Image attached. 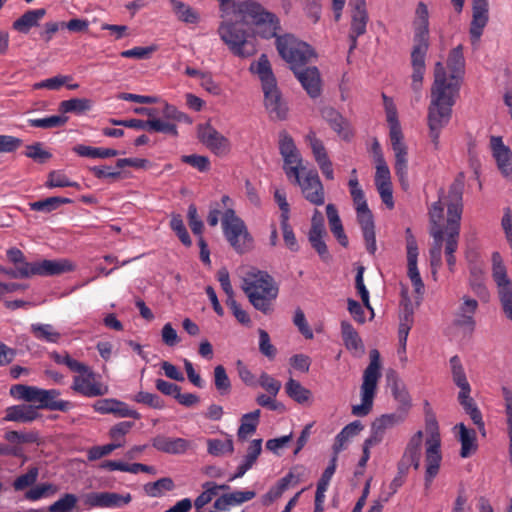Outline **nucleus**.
I'll use <instances>...</instances> for the list:
<instances>
[{
  "mask_svg": "<svg viewBox=\"0 0 512 512\" xmlns=\"http://www.w3.org/2000/svg\"><path fill=\"white\" fill-rule=\"evenodd\" d=\"M406 248H407V276L419 275L417 266L418 247L417 242L412 235L411 230H406Z\"/></svg>",
  "mask_w": 512,
  "mask_h": 512,
  "instance_id": "obj_44",
  "label": "nucleus"
},
{
  "mask_svg": "<svg viewBox=\"0 0 512 512\" xmlns=\"http://www.w3.org/2000/svg\"><path fill=\"white\" fill-rule=\"evenodd\" d=\"M234 450L233 441L230 437L226 439H208L207 451L213 456H224L231 454Z\"/></svg>",
  "mask_w": 512,
  "mask_h": 512,
  "instance_id": "obj_57",
  "label": "nucleus"
},
{
  "mask_svg": "<svg viewBox=\"0 0 512 512\" xmlns=\"http://www.w3.org/2000/svg\"><path fill=\"white\" fill-rule=\"evenodd\" d=\"M80 375L73 379L72 388L77 393L86 397H97L108 393L109 388L100 382L95 381L94 373L88 367V371H77Z\"/></svg>",
  "mask_w": 512,
  "mask_h": 512,
  "instance_id": "obj_19",
  "label": "nucleus"
},
{
  "mask_svg": "<svg viewBox=\"0 0 512 512\" xmlns=\"http://www.w3.org/2000/svg\"><path fill=\"white\" fill-rule=\"evenodd\" d=\"M264 93V105L272 119L283 120L287 117L288 107L282 98L277 83L268 88H262Z\"/></svg>",
  "mask_w": 512,
  "mask_h": 512,
  "instance_id": "obj_23",
  "label": "nucleus"
},
{
  "mask_svg": "<svg viewBox=\"0 0 512 512\" xmlns=\"http://www.w3.org/2000/svg\"><path fill=\"white\" fill-rule=\"evenodd\" d=\"M45 13L43 8L29 10L14 22L13 27L18 32L28 33L32 27L38 26Z\"/></svg>",
  "mask_w": 512,
  "mask_h": 512,
  "instance_id": "obj_41",
  "label": "nucleus"
},
{
  "mask_svg": "<svg viewBox=\"0 0 512 512\" xmlns=\"http://www.w3.org/2000/svg\"><path fill=\"white\" fill-rule=\"evenodd\" d=\"M306 142L311 148L315 162L321 173L327 180H334V169L323 142L316 137L314 132L306 136Z\"/></svg>",
  "mask_w": 512,
  "mask_h": 512,
  "instance_id": "obj_22",
  "label": "nucleus"
},
{
  "mask_svg": "<svg viewBox=\"0 0 512 512\" xmlns=\"http://www.w3.org/2000/svg\"><path fill=\"white\" fill-rule=\"evenodd\" d=\"M47 188H63V187H74L80 188L77 182L71 181L63 172L52 171L48 175V179L45 183Z\"/></svg>",
  "mask_w": 512,
  "mask_h": 512,
  "instance_id": "obj_62",
  "label": "nucleus"
},
{
  "mask_svg": "<svg viewBox=\"0 0 512 512\" xmlns=\"http://www.w3.org/2000/svg\"><path fill=\"white\" fill-rule=\"evenodd\" d=\"M75 267V264L68 259H45L41 261H35L31 262V267L29 268V277L60 275L73 271Z\"/></svg>",
  "mask_w": 512,
  "mask_h": 512,
  "instance_id": "obj_21",
  "label": "nucleus"
},
{
  "mask_svg": "<svg viewBox=\"0 0 512 512\" xmlns=\"http://www.w3.org/2000/svg\"><path fill=\"white\" fill-rule=\"evenodd\" d=\"M259 417L260 410H255L242 416L241 425L237 432L239 439L245 440L256 431L259 423Z\"/></svg>",
  "mask_w": 512,
  "mask_h": 512,
  "instance_id": "obj_49",
  "label": "nucleus"
},
{
  "mask_svg": "<svg viewBox=\"0 0 512 512\" xmlns=\"http://www.w3.org/2000/svg\"><path fill=\"white\" fill-rule=\"evenodd\" d=\"M463 175L451 185L448 195L435 202L429 211L434 245L430 249V265L435 278L442 263V243L445 240V255L454 254L458 248L460 220L462 215Z\"/></svg>",
  "mask_w": 512,
  "mask_h": 512,
  "instance_id": "obj_2",
  "label": "nucleus"
},
{
  "mask_svg": "<svg viewBox=\"0 0 512 512\" xmlns=\"http://www.w3.org/2000/svg\"><path fill=\"white\" fill-rule=\"evenodd\" d=\"M43 389L36 386H27L23 384H16L10 388V394L13 398L24 400L26 402L37 403L41 402Z\"/></svg>",
  "mask_w": 512,
  "mask_h": 512,
  "instance_id": "obj_42",
  "label": "nucleus"
},
{
  "mask_svg": "<svg viewBox=\"0 0 512 512\" xmlns=\"http://www.w3.org/2000/svg\"><path fill=\"white\" fill-rule=\"evenodd\" d=\"M336 462H337L336 461V456H333V458L331 459L330 464L328 465V467L323 472V474H322V476H321V478H320V480H319V482L317 484L315 500H318L319 502H324L325 501V493H326V491L328 489L330 480H331L332 476L335 473Z\"/></svg>",
  "mask_w": 512,
  "mask_h": 512,
  "instance_id": "obj_54",
  "label": "nucleus"
},
{
  "mask_svg": "<svg viewBox=\"0 0 512 512\" xmlns=\"http://www.w3.org/2000/svg\"><path fill=\"white\" fill-rule=\"evenodd\" d=\"M132 500L129 493L119 494L115 492H91L84 496V503L89 507L98 508H122Z\"/></svg>",
  "mask_w": 512,
  "mask_h": 512,
  "instance_id": "obj_17",
  "label": "nucleus"
},
{
  "mask_svg": "<svg viewBox=\"0 0 512 512\" xmlns=\"http://www.w3.org/2000/svg\"><path fill=\"white\" fill-rule=\"evenodd\" d=\"M58 492V487L52 483H40L26 491L24 497L29 501H39L54 496Z\"/></svg>",
  "mask_w": 512,
  "mask_h": 512,
  "instance_id": "obj_48",
  "label": "nucleus"
},
{
  "mask_svg": "<svg viewBox=\"0 0 512 512\" xmlns=\"http://www.w3.org/2000/svg\"><path fill=\"white\" fill-rule=\"evenodd\" d=\"M326 214L332 234L343 247H346L348 245V238L344 232V228L335 205L328 204L326 206Z\"/></svg>",
  "mask_w": 512,
  "mask_h": 512,
  "instance_id": "obj_40",
  "label": "nucleus"
},
{
  "mask_svg": "<svg viewBox=\"0 0 512 512\" xmlns=\"http://www.w3.org/2000/svg\"><path fill=\"white\" fill-rule=\"evenodd\" d=\"M386 379L392 396L399 405L397 412L404 413L407 417L412 407V398L406 384L400 379L397 372L394 370L387 372Z\"/></svg>",
  "mask_w": 512,
  "mask_h": 512,
  "instance_id": "obj_20",
  "label": "nucleus"
},
{
  "mask_svg": "<svg viewBox=\"0 0 512 512\" xmlns=\"http://www.w3.org/2000/svg\"><path fill=\"white\" fill-rule=\"evenodd\" d=\"M197 138L212 154L226 157L232 151L230 139L209 123L197 126Z\"/></svg>",
  "mask_w": 512,
  "mask_h": 512,
  "instance_id": "obj_14",
  "label": "nucleus"
},
{
  "mask_svg": "<svg viewBox=\"0 0 512 512\" xmlns=\"http://www.w3.org/2000/svg\"><path fill=\"white\" fill-rule=\"evenodd\" d=\"M303 89L311 98H317L321 94V76L317 67L298 68L293 71Z\"/></svg>",
  "mask_w": 512,
  "mask_h": 512,
  "instance_id": "obj_25",
  "label": "nucleus"
},
{
  "mask_svg": "<svg viewBox=\"0 0 512 512\" xmlns=\"http://www.w3.org/2000/svg\"><path fill=\"white\" fill-rule=\"evenodd\" d=\"M285 390L287 395L299 404L307 403L312 397L311 391L293 378L287 381Z\"/></svg>",
  "mask_w": 512,
  "mask_h": 512,
  "instance_id": "obj_46",
  "label": "nucleus"
},
{
  "mask_svg": "<svg viewBox=\"0 0 512 512\" xmlns=\"http://www.w3.org/2000/svg\"><path fill=\"white\" fill-rule=\"evenodd\" d=\"M373 157L375 162L374 182L382 202L387 208L394 207L392 182L390 169L384 159L380 144L375 141L373 144Z\"/></svg>",
  "mask_w": 512,
  "mask_h": 512,
  "instance_id": "obj_12",
  "label": "nucleus"
},
{
  "mask_svg": "<svg viewBox=\"0 0 512 512\" xmlns=\"http://www.w3.org/2000/svg\"><path fill=\"white\" fill-rule=\"evenodd\" d=\"M487 22L488 6H473V18L470 26V36L473 43L479 41Z\"/></svg>",
  "mask_w": 512,
  "mask_h": 512,
  "instance_id": "obj_39",
  "label": "nucleus"
},
{
  "mask_svg": "<svg viewBox=\"0 0 512 512\" xmlns=\"http://www.w3.org/2000/svg\"><path fill=\"white\" fill-rule=\"evenodd\" d=\"M152 446L163 453L170 455H185L194 453L196 444L194 441L181 438L157 435L152 439Z\"/></svg>",
  "mask_w": 512,
  "mask_h": 512,
  "instance_id": "obj_16",
  "label": "nucleus"
},
{
  "mask_svg": "<svg viewBox=\"0 0 512 512\" xmlns=\"http://www.w3.org/2000/svg\"><path fill=\"white\" fill-rule=\"evenodd\" d=\"M406 416L404 413L397 411L391 413H385L377 417L372 425L375 426L382 433L386 434L387 430L393 429L396 426L401 425L405 422Z\"/></svg>",
  "mask_w": 512,
  "mask_h": 512,
  "instance_id": "obj_45",
  "label": "nucleus"
},
{
  "mask_svg": "<svg viewBox=\"0 0 512 512\" xmlns=\"http://www.w3.org/2000/svg\"><path fill=\"white\" fill-rule=\"evenodd\" d=\"M323 118L342 139L348 140L352 137L353 131L349 121L333 108L325 109Z\"/></svg>",
  "mask_w": 512,
  "mask_h": 512,
  "instance_id": "obj_28",
  "label": "nucleus"
},
{
  "mask_svg": "<svg viewBox=\"0 0 512 512\" xmlns=\"http://www.w3.org/2000/svg\"><path fill=\"white\" fill-rule=\"evenodd\" d=\"M351 7L350 50L357 46V38L366 32L368 14L365 0H349Z\"/></svg>",
  "mask_w": 512,
  "mask_h": 512,
  "instance_id": "obj_18",
  "label": "nucleus"
},
{
  "mask_svg": "<svg viewBox=\"0 0 512 512\" xmlns=\"http://www.w3.org/2000/svg\"><path fill=\"white\" fill-rule=\"evenodd\" d=\"M464 73L465 59L461 45L450 51L447 67L441 62L435 64L427 114L428 137L434 151L440 149V135L450 122L452 106L458 96Z\"/></svg>",
  "mask_w": 512,
  "mask_h": 512,
  "instance_id": "obj_1",
  "label": "nucleus"
},
{
  "mask_svg": "<svg viewBox=\"0 0 512 512\" xmlns=\"http://www.w3.org/2000/svg\"><path fill=\"white\" fill-rule=\"evenodd\" d=\"M249 70L259 78L262 88H268L270 85L277 83L270 61L265 54H262L256 61H253Z\"/></svg>",
  "mask_w": 512,
  "mask_h": 512,
  "instance_id": "obj_30",
  "label": "nucleus"
},
{
  "mask_svg": "<svg viewBox=\"0 0 512 512\" xmlns=\"http://www.w3.org/2000/svg\"><path fill=\"white\" fill-rule=\"evenodd\" d=\"M290 181L300 187L304 198L311 204L316 206L324 204V187L316 170L305 168L304 171L298 172L297 176H292Z\"/></svg>",
  "mask_w": 512,
  "mask_h": 512,
  "instance_id": "obj_13",
  "label": "nucleus"
},
{
  "mask_svg": "<svg viewBox=\"0 0 512 512\" xmlns=\"http://www.w3.org/2000/svg\"><path fill=\"white\" fill-rule=\"evenodd\" d=\"M256 496L254 491H233L218 497L214 502V508L219 511H227L231 506L241 505L252 500Z\"/></svg>",
  "mask_w": 512,
  "mask_h": 512,
  "instance_id": "obj_29",
  "label": "nucleus"
},
{
  "mask_svg": "<svg viewBox=\"0 0 512 512\" xmlns=\"http://www.w3.org/2000/svg\"><path fill=\"white\" fill-rule=\"evenodd\" d=\"M221 222L226 240L237 253L243 254L253 248V237L245 222L236 215L234 209L225 210Z\"/></svg>",
  "mask_w": 512,
  "mask_h": 512,
  "instance_id": "obj_11",
  "label": "nucleus"
},
{
  "mask_svg": "<svg viewBox=\"0 0 512 512\" xmlns=\"http://www.w3.org/2000/svg\"><path fill=\"white\" fill-rule=\"evenodd\" d=\"M92 102L86 98H72L60 103V110L64 113L74 112L82 113L90 110Z\"/></svg>",
  "mask_w": 512,
  "mask_h": 512,
  "instance_id": "obj_59",
  "label": "nucleus"
},
{
  "mask_svg": "<svg viewBox=\"0 0 512 512\" xmlns=\"http://www.w3.org/2000/svg\"><path fill=\"white\" fill-rule=\"evenodd\" d=\"M276 48L292 71L304 67L317 58L315 50L308 43L291 34L277 37Z\"/></svg>",
  "mask_w": 512,
  "mask_h": 512,
  "instance_id": "obj_10",
  "label": "nucleus"
},
{
  "mask_svg": "<svg viewBox=\"0 0 512 512\" xmlns=\"http://www.w3.org/2000/svg\"><path fill=\"white\" fill-rule=\"evenodd\" d=\"M31 331L37 339L50 343H57L61 338V334L50 324H32Z\"/></svg>",
  "mask_w": 512,
  "mask_h": 512,
  "instance_id": "obj_52",
  "label": "nucleus"
},
{
  "mask_svg": "<svg viewBox=\"0 0 512 512\" xmlns=\"http://www.w3.org/2000/svg\"><path fill=\"white\" fill-rule=\"evenodd\" d=\"M71 203V199L63 197H49L41 201H36L30 204L31 209L34 211L51 212L62 204Z\"/></svg>",
  "mask_w": 512,
  "mask_h": 512,
  "instance_id": "obj_60",
  "label": "nucleus"
},
{
  "mask_svg": "<svg viewBox=\"0 0 512 512\" xmlns=\"http://www.w3.org/2000/svg\"><path fill=\"white\" fill-rule=\"evenodd\" d=\"M242 289L250 303L263 313L270 311L271 302L278 295V287L265 271L250 268L243 276Z\"/></svg>",
  "mask_w": 512,
  "mask_h": 512,
  "instance_id": "obj_6",
  "label": "nucleus"
},
{
  "mask_svg": "<svg viewBox=\"0 0 512 512\" xmlns=\"http://www.w3.org/2000/svg\"><path fill=\"white\" fill-rule=\"evenodd\" d=\"M173 12L176 14L179 20L194 24L198 22L199 16L189 5L183 3L180 0H171Z\"/></svg>",
  "mask_w": 512,
  "mask_h": 512,
  "instance_id": "obj_56",
  "label": "nucleus"
},
{
  "mask_svg": "<svg viewBox=\"0 0 512 512\" xmlns=\"http://www.w3.org/2000/svg\"><path fill=\"white\" fill-rule=\"evenodd\" d=\"M471 388L462 389L458 394V400L465 412L470 416L473 423L477 425L479 431L483 436L486 435L482 414L477 408L474 400L470 397Z\"/></svg>",
  "mask_w": 512,
  "mask_h": 512,
  "instance_id": "obj_33",
  "label": "nucleus"
},
{
  "mask_svg": "<svg viewBox=\"0 0 512 512\" xmlns=\"http://www.w3.org/2000/svg\"><path fill=\"white\" fill-rule=\"evenodd\" d=\"M93 408L101 414L111 413L118 417L140 418V414L136 410L131 409L126 403L113 398L100 399L93 404Z\"/></svg>",
  "mask_w": 512,
  "mask_h": 512,
  "instance_id": "obj_27",
  "label": "nucleus"
},
{
  "mask_svg": "<svg viewBox=\"0 0 512 512\" xmlns=\"http://www.w3.org/2000/svg\"><path fill=\"white\" fill-rule=\"evenodd\" d=\"M298 478L293 472H289L279 479L262 497L261 502L264 506H269L279 499L283 493L294 484L298 483Z\"/></svg>",
  "mask_w": 512,
  "mask_h": 512,
  "instance_id": "obj_31",
  "label": "nucleus"
},
{
  "mask_svg": "<svg viewBox=\"0 0 512 512\" xmlns=\"http://www.w3.org/2000/svg\"><path fill=\"white\" fill-rule=\"evenodd\" d=\"M341 333L344 344L348 350L355 352L363 351V343L358 333L350 323L345 321L341 323Z\"/></svg>",
  "mask_w": 512,
  "mask_h": 512,
  "instance_id": "obj_47",
  "label": "nucleus"
},
{
  "mask_svg": "<svg viewBox=\"0 0 512 512\" xmlns=\"http://www.w3.org/2000/svg\"><path fill=\"white\" fill-rule=\"evenodd\" d=\"M38 416L37 408L31 405L20 404L6 409L5 420L28 423L34 421Z\"/></svg>",
  "mask_w": 512,
  "mask_h": 512,
  "instance_id": "obj_35",
  "label": "nucleus"
},
{
  "mask_svg": "<svg viewBox=\"0 0 512 512\" xmlns=\"http://www.w3.org/2000/svg\"><path fill=\"white\" fill-rule=\"evenodd\" d=\"M363 426L359 421H354L346 425L336 436L333 444L334 456L337 455L346 448L347 444L354 438L361 430Z\"/></svg>",
  "mask_w": 512,
  "mask_h": 512,
  "instance_id": "obj_38",
  "label": "nucleus"
},
{
  "mask_svg": "<svg viewBox=\"0 0 512 512\" xmlns=\"http://www.w3.org/2000/svg\"><path fill=\"white\" fill-rule=\"evenodd\" d=\"M221 22L218 27L220 39L228 49L237 57L248 58L257 52V47L248 38L245 30L240 27L241 22L236 20L233 14L225 12L220 14Z\"/></svg>",
  "mask_w": 512,
  "mask_h": 512,
  "instance_id": "obj_7",
  "label": "nucleus"
},
{
  "mask_svg": "<svg viewBox=\"0 0 512 512\" xmlns=\"http://www.w3.org/2000/svg\"><path fill=\"white\" fill-rule=\"evenodd\" d=\"M402 296V311L400 314V323L398 328V336L408 337L410 329L414 321V311L410 305L407 288L403 287L401 290Z\"/></svg>",
  "mask_w": 512,
  "mask_h": 512,
  "instance_id": "obj_36",
  "label": "nucleus"
},
{
  "mask_svg": "<svg viewBox=\"0 0 512 512\" xmlns=\"http://www.w3.org/2000/svg\"><path fill=\"white\" fill-rule=\"evenodd\" d=\"M78 498L74 494L67 493L50 507V512H72L76 507Z\"/></svg>",
  "mask_w": 512,
  "mask_h": 512,
  "instance_id": "obj_64",
  "label": "nucleus"
},
{
  "mask_svg": "<svg viewBox=\"0 0 512 512\" xmlns=\"http://www.w3.org/2000/svg\"><path fill=\"white\" fill-rule=\"evenodd\" d=\"M380 354L374 349L370 351V363L363 373L360 387L361 403L352 406V414L363 417L370 413L377 392L378 381L381 377Z\"/></svg>",
  "mask_w": 512,
  "mask_h": 512,
  "instance_id": "obj_9",
  "label": "nucleus"
},
{
  "mask_svg": "<svg viewBox=\"0 0 512 512\" xmlns=\"http://www.w3.org/2000/svg\"><path fill=\"white\" fill-rule=\"evenodd\" d=\"M242 24L253 25L254 33L262 38L270 39L277 36L279 21L259 2L244 0L232 4V13Z\"/></svg>",
  "mask_w": 512,
  "mask_h": 512,
  "instance_id": "obj_5",
  "label": "nucleus"
},
{
  "mask_svg": "<svg viewBox=\"0 0 512 512\" xmlns=\"http://www.w3.org/2000/svg\"><path fill=\"white\" fill-rule=\"evenodd\" d=\"M497 291L503 312L512 321V281L497 284Z\"/></svg>",
  "mask_w": 512,
  "mask_h": 512,
  "instance_id": "obj_51",
  "label": "nucleus"
},
{
  "mask_svg": "<svg viewBox=\"0 0 512 512\" xmlns=\"http://www.w3.org/2000/svg\"><path fill=\"white\" fill-rule=\"evenodd\" d=\"M450 368H451V374L452 379L455 385L460 389H466L471 388L470 384L467 380L466 373L464 370V367L461 363V360L458 356L451 357L450 361Z\"/></svg>",
  "mask_w": 512,
  "mask_h": 512,
  "instance_id": "obj_53",
  "label": "nucleus"
},
{
  "mask_svg": "<svg viewBox=\"0 0 512 512\" xmlns=\"http://www.w3.org/2000/svg\"><path fill=\"white\" fill-rule=\"evenodd\" d=\"M7 259L13 264V269L3 271L6 274H9L15 278H29V268L31 267V262H27L21 250L17 248H11L7 251Z\"/></svg>",
  "mask_w": 512,
  "mask_h": 512,
  "instance_id": "obj_34",
  "label": "nucleus"
},
{
  "mask_svg": "<svg viewBox=\"0 0 512 512\" xmlns=\"http://www.w3.org/2000/svg\"><path fill=\"white\" fill-rule=\"evenodd\" d=\"M425 441V484L429 486L439 472L441 454V435L438 421L431 412L425 414V427L415 432L408 440L398 463V470L407 473L410 467L418 469L422 456V444Z\"/></svg>",
  "mask_w": 512,
  "mask_h": 512,
  "instance_id": "obj_3",
  "label": "nucleus"
},
{
  "mask_svg": "<svg viewBox=\"0 0 512 512\" xmlns=\"http://www.w3.org/2000/svg\"><path fill=\"white\" fill-rule=\"evenodd\" d=\"M348 186L355 206L357 221L362 229L366 249L370 254H374L377 250L374 219L368 207L365 194L359 185L356 169H353L351 172Z\"/></svg>",
  "mask_w": 512,
  "mask_h": 512,
  "instance_id": "obj_8",
  "label": "nucleus"
},
{
  "mask_svg": "<svg viewBox=\"0 0 512 512\" xmlns=\"http://www.w3.org/2000/svg\"><path fill=\"white\" fill-rule=\"evenodd\" d=\"M490 147L502 174L506 177L512 176V151L504 144L502 137L491 136Z\"/></svg>",
  "mask_w": 512,
  "mask_h": 512,
  "instance_id": "obj_26",
  "label": "nucleus"
},
{
  "mask_svg": "<svg viewBox=\"0 0 512 512\" xmlns=\"http://www.w3.org/2000/svg\"><path fill=\"white\" fill-rule=\"evenodd\" d=\"M74 151L82 157L90 158H110L118 155V151L111 148H99L87 145H77Z\"/></svg>",
  "mask_w": 512,
  "mask_h": 512,
  "instance_id": "obj_50",
  "label": "nucleus"
},
{
  "mask_svg": "<svg viewBox=\"0 0 512 512\" xmlns=\"http://www.w3.org/2000/svg\"><path fill=\"white\" fill-rule=\"evenodd\" d=\"M204 491L195 499L194 505L197 509L203 508L206 504L210 503L212 499L218 494L219 490H227L228 485H217L212 482L204 484Z\"/></svg>",
  "mask_w": 512,
  "mask_h": 512,
  "instance_id": "obj_55",
  "label": "nucleus"
},
{
  "mask_svg": "<svg viewBox=\"0 0 512 512\" xmlns=\"http://www.w3.org/2000/svg\"><path fill=\"white\" fill-rule=\"evenodd\" d=\"M415 39L428 40L429 34V11L425 3L419 2L415 10L413 20Z\"/></svg>",
  "mask_w": 512,
  "mask_h": 512,
  "instance_id": "obj_37",
  "label": "nucleus"
},
{
  "mask_svg": "<svg viewBox=\"0 0 512 512\" xmlns=\"http://www.w3.org/2000/svg\"><path fill=\"white\" fill-rule=\"evenodd\" d=\"M386 120L389 126L390 145L394 155V170L401 186L406 189L408 183V145L404 141L402 129L398 120L397 108L393 100L382 95Z\"/></svg>",
  "mask_w": 512,
  "mask_h": 512,
  "instance_id": "obj_4",
  "label": "nucleus"
},
{
  "mask_svg": "<svg viewBox=\"0 0 512 512\" xmlns=\"http://www.w3.org/2000/svg\"><path fill=\"white\" fill-rule=\"evenodd\" d=\"M469 287L478 296L487 294V289L484 283V272L479 267H473L470 270Z\"/></svg>",
  "mask_w": 512,
  "mask_h": 512,
  "instance_id": "obj_63",
  "label": "nucleus"
},
{
  "mask_svg": "<svg viewBox=\"0 0 512 512\" xmlns=\"http://www.w3.org/2000/svg\"><path fill=\"white\" fill-rule=\"evenodd\" d=\"M458 431V440L461 443L460 456L468 458L474 454L478 448L476 432L473 429H468L463 423H459L454 427Z\"/></svg>",
  "mask_w": 512,
  "mask_h": 512,
  "instance_id": "obj_32",
  "label": "nucleus"
},
{
  "mask_svg": "<svg viewBox=\"0 0 512 512\" xmlns=\"http://www.w3.org/2000/svg\"><path fill=\"white\" fill-rule=\"evenodd\" d=\"M60 391L56 389H43L41 402L37 408H46L55 411H66L70 408V403L59 399Z\"/></svg>",
  "mask_w": 512,
  "mask_h": 512,
  "instance_id": "obj_43",
  "label": "nucleus"
},
{
  "mask_svg": "<svg viewBox=\"0 0 512 512\" xmlns=\"http://www.w3.org/2000/svg\"><path fill=\"white\" fill-rule=\"evenodd\" d=\"M478 306L479 304L476 299L471 298L468 295L462 296L455 313V324L466 331H473L476 324L474 316L477 312Z\"/></svg>",
  "mask_w": 512,
  "mask_h": 512,
  "instance_id": "obj_24",
  "label": "nucleus"
},
{
  "mask_svg": "<svg viewBox=\"0 0 512 512\" xmlns=\"http://www.w3.org/2000/svg\"><path fill=\"white\" fill-rule=\"evenodd\" d=\"M5 439L11 443L13 446L11 448H3L2 454H12V455H21V447L20 445L25 442H29L32 440V437L27 434L19 433L17 431H10L5 434Z\"/></svg>",
  "mask_w": 512,
  "mask_h": 512,
  "instance_id": "obj_58",
  "label": "nucleus"
},
{
  "mask_svg": "<svg viewBox=\"0 0 512 512\" xmlns=\"http://www.w3.org/2000/svg\"><path fill=\"white\" fill-rule=\"evenodd\" d=\"M279 151L283 159V170L289 180L304 171L303 158L294 140L287 132H281L278 140Z\"/></svg>",
  "mask_w": 512,
  "mask_h": 512,
  "instance_id": "obj_15",
  "label": "nucleus"
},
{
  "mask_svg": "<svg viewBox=\"0 0 512 512\" xmlns=\"http://www.w3.org/2000/svg\"><path fill=\"white\" fill-rule=\"evenodd\" d=\"M146 130L150 132L166 133L173 136H176L178 133L175 124L167 120L158 119L155 116L146 121Z\"/></svg>",
  "mask_w": 512,
  "mask_h": 512,
  "instance_id": "obj_61",
  "label": "nucleus"
}]
</instances>
